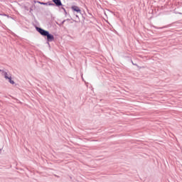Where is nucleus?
I'll return each instance as SVG.
<instances>
[{"label":"nucleus","mask_w":182,"mask_h":182,"mask_svg":"<svg viewBox=\"0 0 182 182\" xmlns=\"http://www.w3.org/2000/svg\"><path fill=\"white\" fill-rule=\"evenodd\" d=\"M38 32L42 35V36H46L47 37V41L48 42H52V41L55 40V37L49 33V31H46L41 28H37Z\"/></svg>","instance_id":"nucleus-1"},{"label":"nucleus","mask_w":182,"mask_h":182,"mask_svg":"<svg viewBox=\"0 0 182 182\" xmlns=\"http://www.w3.org/2000/svg\"><path fill=\"white\" fill-rule=\"evenodd\" d=\"M3 75L5 77V79L9 80V83H11V85H15V82L14 80H12V77L8 76V73H4Z\"/></svg>","instance_id":"nucleus-2"},{"label":"nucleus","mask_w":182,"mask_h":182,"mask_svg":"<svg viewBox=\"0 0 182 182\" xmlns=\"http://www.w3.org/2000/svg\"><path fill=\"white\" fill-rule=\"evenodd\" d=\"M71 9H73V11H75V12H78L79 14H80L81 12L80 8H79V6H73L71 7Z\"/></svg>","instance_id":"nucleus-3"},{"label":"nucleus","mask_w":182,"mask_h":182,"mask_svg":"<svg viewBox=\"0 0 182 182\" xmlns=\"http://www.w3.org/2000/svg\"><path fill=\"white\" fill-rule=\"evenodd\" d=\"M53 2H54L56 6H62V1L60 0H53Z\"/></svg>","instance_id":"nucleus-4"},{"label":"nucleus","mask_w":182,"mask_h":182,"mask_svg":"<svg viewBox=\"0 0 182 182\" xmlns=\"http://www.w3.org/2000/svg\"><path fill=\"white\" fill-rule=\"evenodd\" d=\"M38 3L40 4L41 5H48V3H43L41 1H38Z\"/></svg>","instance_id":"nucleus-5"}]
</instances>
